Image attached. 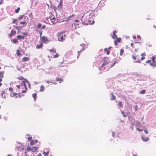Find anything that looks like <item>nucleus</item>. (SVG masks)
<instances>
[{
  "mask_svg": "<svg viewBox=\"0 0 156 156\" xmlns=\"http://www.w3.org/2000/svg\"><path fill=\"white\" fill-rule=\"evenodd\" d=\"M58 39V41H64L66 37V35L64 33L59 32L57 34Z\"/></svg>",
  "mask_w": 156,
  "mask_h": 156,
  "instance_id": "nucleus-1",
  "label": "nucleus"
},
{
  "mask_svg": "<svg viewBox=\"0 0 156 156\" xmlns=\"http://www.w3.org/2000/svg\"><path fill=\"white\" fill-rule=\"evenodd\" d=\"M41 39L42 42L44 43H47L49 41L47 37L43 36L41 37Z\"/></svg>",
  "mask_w": 156,
  "mask_h": 156,
  "instance_id": "nucleus-2",
  "label": "nucleus"
},
{
  "mask_svg": "<svg viewBox=\"0 0 156 156\" xmlns=\"http://www.w3.org/2000/svg\"><path fill=\"white\" fill-rule=\"evenodd\" d=\"M62 0H60V3L58 5L57 8L58 10H61L62 7Z\"/></svg>",
  "mask_w": 156,
  "mask_h": 156,
  "instance_id": "nucleus-3",
  "label": "nucleus"
},
{
  "mask_svg": "<svg viewBox=\"0 0 156 156\" xmlns=\"http://www.w3.org/2000/svg\"><path fill=\"white\" fill-rule=\"evenodd\" d=\"M142 140L144 142H147L149 140V139L148 137H145L144 136L141 137Z\"/></svg>",
  "mask_w": 156,
  "mask_h": 156,
  "instance_id": "nucleus-4",
  "label": "nucleus"
},
{
  "mask_svg": "<svg viewBox=\"0 0 156 156\" xmlns=\"http://www.w3.org/2000/svg\"><path fill=\"white\" fill-rule=\"evenodd\" d=\"M51 22L53 24H55L56 23V20L54 17L51 18Z\"/></svg>",
  "mask_w": 156,
  "mask_h": 156,
  "instance_id": "nucleus-5",
  "label": "nucleus"
},
{
  "mask_svg": "<svg viewBox=\"0 0 156 156\" xmlns=\"http://www.w3.org/2000/svg\"><path fill=\"white\" fill-rule=\"evenodd\" d=\"M43 46V44L42 43H40V44H37L36 45V48L37 49L41 48Z\"/></svg>",
  "mask_w": 156,
  "mask_h": 156,
  "instance_id": "nucleus-6",
  "label": "nucleus"
},
{
  "mask_svg": "<svg viewBox=\"0 0 156 156\" xmlns=\"http://www.w3.org/2000/svg\"><path fill=\"white\" fill-rule=\"evenodd\" d=\"M23 19L26 20V19H27L28 18L26 16L22 15V16H21L19 17L18 18V19L19 20H21Z\"/></svg>",
  "mask_w": 156,
  "mask_h": 156,
  "instance_id": "nucleus-7",
  "label": "nucleus"
},
{
  "mask_svg": "<svg viewBox=\"0 0 156 156\" xmlns=\"http://www.w3.org/2000/svg\"><path fill=\"white\" fill-rule=\"evenodd\" d=\"M18 79L20 80H22L23 79L27 83H28L29 84V82L28 81V80L26 79H23V77L22 76L19 77H18Z\"/></svg>",
  "mask_w": 156,
  "mask_h": 156,
  "instance_id": "nucleus-8",
  "label": "nucleus"
},
{
  "mask_svg": "<svg viewBox=\"0 0 156 156\" xmlns=\"http://www.w3.org/2000/svg\"><path fill=\"white\" fill-rule=\"evenodd\" d=\"M38 149V147H32L31 149V151L33 152L35 151Z\"/></svg>",
  "mask_w": 156,
  "mask_h": 156,
  "instance_id": "nucleus-9",
  "label": "nucleus"
},
{
  "mask_svg": "<svg viewBox=\"0 0 156 156\" xmlns=\"http://www.w3.org/2000/svg\"><path fill=\"white\" fill-rule=\"evenodd\" d=\"M29 58L28 57H24L22 59V61L24 62H26V61H29Z\"/></svg>",
  "mask_w": 156,
  "mask_h": 156,
  "instance_id": "nucleus-10",
  "label": "nucleus"
},
{
  "mask_svg": "<svg viewBox=\"0 0 156 156\" xmlns=\"http://www.w3.org/2000/svg\"><path fill=\"white\" fill-rule=\"evenodd\" d=\"M16 31L12 30L11 33L9 34V35L10 36V37H12L13 35L16 34Z\"/></svg>",
  "mask_w": 156,
  "mask_h": 156,
  "instance_id": "nucleus-11",
  "label": "nucleus"
},
{
  "mask_svg": "<svg viewBox=\"0 0 156 156\" xmlns=\"http://www.w3.org/2000/svg\"><path fill=\"white\" fill-rule=\"evenodd\" d=\"M113 35L112 36V37L114 39H117V37L115 34V31H114L113 32Z\"/></svg>",
  "mask_w": 156,
  "mask_h": 156,
  "instance_id": "nucleus-12",
  "label": "nucleus"
},
{
  "mask_svg": "<svg viewBox=\"0 0 156 156\" xmlns=\"http://www.w3.org/2000/svg\"><path fill=\"white\" fill-rule=\"evenodd\" d=\"M17 37L19 39H23L24 38V37L23 36L18 35L17 36Z\"/></svg>",
  "mask_w": 156,
  "mask_h": 156,
  "instance_id": "nucleus-13",
  "label": "nucleus"
},
{
  "mask_svg": "<svg viewBox=\"0 0 156 156\" xmlns=\"http://www.w3.org/2000/svg\"><path fill=\"white\" fill-rule=\"evenodd\" d=\"M150 65L151 66L154 67L156 66V63L155 62H153L152 63H150Z\"/></svg>",
  "mask_w": 156,
  "mask_h": 156,
  "instance_id": "nucleus-14",
  "label": "nucleus"
},
{
  "mask_svg": "<svg viewBox=\"0 0 156 156\" xmlns=\"http://www.w3.org/2000/svg\"><path fill=\"white\" fill-rule=\"evenodd\" d=\"M112 94V98H111V100H114L115 98V97L113 95L112 93H111Z\"/></svg>",
  "mask_w": 156,
  "mask_h": 156,
  "instance_id": "nucleus-15",
  "label": "nucleus"
},
{
  "mask_svg": "<svg viewBox=\"0 0 156 156\" xmlns=\"http://www.w3.org/2000/svg\"><path fill=\"white\" fill-rule=\"evenodd\" d=\"M145 90H142L141 91L139 92V93L140 94H144L145 93Z\"/></svg>",
  "mask_w": 156,
  "mask_h": 156,
  "instance_id": "nucleus-16",
  "label": "nucleus"
},
{
  "mask_svg": "<svg viewBox=\"0 0 156 156\" xmlns=\"http://www.w3.org/2000/svg\"><path fill=\"white\" fill-rule=\"evenodd\" d=\"M49 154V151H48L47 152L44 151L43 152V154L45 156H48Z\"/></svg>",
  "mask_w": 156,
  "mask_h": 156,
  "instance_id": "nucleus-17",
  "label": "nucleus"
},
{
  "mask_svg": "<svg viewBox=\"0 0 156 156\" xmlns=\"http://www.w3.org/2000/svg\"><path fill=\"white\" fill-rule=\"evenodd\" d=\"M57 81H61L59 82V83H60L61 82H62L63 81V80L61 78H57L56 79Z\"/></svg>",
  "mask_w": 156,
  "mask_h": 156,
  "instance_id": "nucleus-18",
  "label": "nucleus"
},
{
  "mask_svg": "<svg viewBox=\"0 0 156 156\" xmlns=\"http://www.w3.org/2000/svg\"><path fill=\"white\" fill-rule=\"evenodd\" d=\"M44 87H43L42 86H41V89H40V91L41 92H42L43 91H44Z\"/></svg>",
  "mask_w": 156,
  "mask_h": 156,
  "instance_id": "nucleus-19",
  "label": "nucleus"
},
{
  "mask_svg": "<svg viewBox=\"0 0 156 156\" xmlns=\"http://www.w3.org/2000/svg\"><path fill=\"white\" fill-rule=\"evenodd\" d=\"M5 91H3L2 92V98H5V95H4V94H5Z\"/></svg>",
  "mask_w": 156,
  "mask_h": 156,
  "instance_id": "nucleus-20",
  "label": "nucleus"
},
{
  "mask_svg": "<svg viewBox=\"0 0 156 156\" xmlns=\"http://www.w3.org/2000/svg\"><path fill=\"white\" fill-rule=\"evenodd\" d=\"M104 51H106L107 55H109L110 53V51L109 50H107V48H105L104 49Z\"/></svg>",
  "mask_w": 156,
  "mask_h": 156,
  "instance_id": "nucleus-21",
  "label": "nucleus"
},
{
  "mask_svg": "<svg viewBox=\"0 0 156 156\" xmlns=\"http://www.w3.org/2000/svg\"><path fill=\"white\" fill-rule=\"evenodd\" d=\"M4 73L3 72H0V77L1 78H3V74Z\"/></svg>",
  "mask_w": 156,
  "mask_h": 156,
  "instance_id": "nucleus-22",
  "label": "nucleus"
},
{
  "mask_svg": "<svg viewBox=\"0 0 156 156\" xmlns=\"http://www.w3.org/2000/svg\"><path fill=\"white\" fill-rule=\"evenodd\" d=\"M121 113L122 114L123 116L124 117H126V115H127L126 114L125 115V113H124V112L123 111H122V110H121Z\"/></svg>",
  "mask_w": 156,
  "mask_h": 156,
  "instance_id": "nucleus-23",
  "label": "nucleus"
},
{
  "mask_svg": "<svg viewBox=\"0 0 156 156\" xmlns=\"http://www.w3.org/2000/svg\"><path fill=\"white\" fill-rule=\"evenodd\" d=\"M21 83L22 84H23L24 85V87H25V88L26 89L27 88V87L26 86V83H25V82L24 81H21Z\"/></svg>",
  "mask_w": 156,
  "mask_h": 156,
  "instance_id": "nucleus-24",
  "label": "nucleus"
},
{
  "mask_svg": "<svg viewBox=\"0 0 156 156\" xmlns=\"http://www.w3.org/2000/svg\"><path fill=\"white\" fill-rule=\"evenodd\" d=\"M118 104H119V106L120 107H122L123 106V105L122 104V103L120 101H119V102H118Z\"/></svg>",
  "mask_w": 156,
  "mask_h": 156,
  "instance_id": "nucleus-25",
  "label": "nucleus"
},
{
  "mask_svg": "<svg viewBox=\"0 0 156 156\" xmlns=\"http://www.w3.org/2000/svg\"><path fill=\"white\" fill-rule=\"evenodd\" d=\"M20 10V8L19 7H18L17 8V9H16L15 10V12L16 13H17L19 12V10Z\"/></svg>",
  "mask_w": 156,
  "mask_h": 156,
  "instance_id": "nucleus-26",
  "label": "nucleus"
},
{
  "mask_svg": "<svg viewBox=\"0 0 156 156\" xmlns=\"http://www.w3.org/2000/svg\"><path fill=\"white\" fill-rule=\"evenodd\" d=\"M18 41L16 39H14L12 40V43H16Z\"/></svg>",
  "mask_w": 156,
  "mask_h": 156,
  "instance_id": "nucleus-27",
  "label": "nucleus"
},
{
  "mask_svg": "<svg viewBox=\"0 0 156 156\" xmlns=\"http://www.w3.org/2000/svg\"><path fill=\"white\" fill-rule=\"evenodd\" d=\"M123 52H124V50L123 49H121L120 52V55H122Z\"/></svg>",
  "mask_w": 156,
  "mask_h": 156,
  "instance_id": "nucleus-28",
  "label": "nucleus"
},
{
  "mask_svg": "<svg viewBox=\"0 0 156 156\" xmlns=\"http://www.w3.org/2000/svg\"><path fill=\"white\" fill-rule=\"evenodd\" d=\"M36 96V93H34L32 95V96L34 98V99L35 100Z\"/></svg>",
  "mask_w": 156,
  "mask_h": 156,
  "instance_id": "nucleus-29",
  "label": "nucleus"
},
{
  "mask_svg": "<svg viewBox=\"0 0 156 156\" xmlns=\"http://www.w3.org/2000/svg\"><path fill=\"white\" fill-rule=\"evenodd\" d=\"M41 23H39V24H38L37 26V27L38 29H39L41 27Z\"/></svg>",
  "mask_w": 156,
  "mask_h": 156,
  "instance_id": "nucleus-30",
  "label": "nucleus"
},
{
  "mask_svg": "<svg viewBox=\"0 0 156 156\" xmlns=\"http://www.w3.org/2000/svg\"><path fill=\"white\" fill-rule=\"evenodd\" d=\"M59 55L58 53H57L55 55H54V56L53 58H57L58 57Z\"/></svg>",
  "mask_w": 156,
  "mask_h": 156,
  "instance_id": "nucleus-31",
  "label": "nucleus"
},
{
  "mask_svg": "<svg viewBox=\"0 0 156 156\" xmlns=\"http://www.w3.org/2000/svg\"><path fill=\"white\" fill-rule=\"evenodd\" d=\"M20 23L21 24H25V23H26V21H20Z\"/></svg>",
  "mask_w": 156,
  "mask_h": 156,
  "instance_id": "nucleus-32",
  "label": "nucleus"
},
{
  "mask_svg": "<svg viewBox=\"0 0 156 156\" xmlns=\"http://www.w3.org/2000/svg\"><path fill=\"white\" fill-rule=\"evenodd\" d=\"M49 51L50 52H51V51H53L54 52L56 53V50H54V49L53 48V49H51L49 50Z\"/></svg>",
  "mask_w": 156,
  "mask_h": 156,
  "instance_id": "nucleus-33",
  "label": "nucleus"
},
{
  "mask_svg": "<svg viewBox=\"0 0 156 156\" xmlns=\"http://www.w3.org/2000/svg\"><path fill=\"white\" fill-rule=\"evenodd\" d=\"M16 53L18 55L20 56V51L19 50H17V51Z\"/></svg>",
  "mask_w": 156,
  "mask_h": 156,
  "instance_id": "nucleus-34",
  "label": "nucleus"
},
{
  "mask_svg": "<svg viewBox=\"0 0 156 156\" xmlns=\"http://www.w3.org/2000/svg\"><path fill=\"white\" fill-rule=\"evenodd\" d=\"M155 57H154V56H153L152 57V62H155Z\"/></svg>",
  "mask_w": 156,
  "mask_h": 156,
  "instance_id": "nucleus-35",
  "label": "nucleus"
},
{
  "mask_svg": "<svg viewBox=\"0 0 156 156\" xmlns=\"http://www.w3.org/2000/svg\"><path fill=\"white\" fill-rule=\"evenodd\" d=\"M34 141L33 140L31 141L30 143V144L31 145H34Z\"/></svg>",
  "mask_w": 156,
  "mask_h": 156,
  "instance_id": "nucleus-36",
  "label": "nucleus"
},
{
  "mask_svg": "<svg viewBox=\"0 0 156 156\" xmlns=\"http://www.w3.org/2000/svg\"><path fill=\"white\" fill-rule=\"evenodd\" d=\"M137 129L139 132H141V131H142V130L140 129H139V128H136Z\"/></svg>",
  "mask_w": 156,
  "mask_h": 156,
  "instance_id": "nucleus-37",
  "label": "nucleus"
},
{
  "mask_svg": "<svg viewBox=\"0 0 156 156\" xmlns=\"http://www.w3.org/2000/svg\"><path fill=\"white\" fill-rule=\"evenodd\" d=\"M151 62V60H148L146 61V63H150Z\"/></svg>",
  "mask_w": 156,
  "mask_h": 156,
  "instance_id": "nucleus-38",
  "label": "nucleus"
},
{
  "mask_svg": "<svg viewBox=\"0 0 156 156\" xmlns=\"http://www.w3.org/2000/svg\"><path fill=\"white\" fill-rule=\"evenodd\" d=\"M39 33L40 36L41 37L42 34V31H39Z\"/></svg>",
  "mask_w": 156,
  "mask_h": 156,
  "instance_id": "nucleus-39",
  "label": "nucleus"
},
{
  "mask_svg": "<svg viewBox=\"0 0 156 156\" xmlns=\"http://www.w3.org/2000/svg\"><path fill=\"white\" fill-rule=\"evenodd\" d=\"M32 139V137H28V139L29 140H31Z\"/></svg>",
  "mask_w": 156,
  "mask_h": 156,
  "instance_id": "nucleus-40",
  "label": "nucleus"
},
{
  "mask_svg": "<svg viewBox=\"0 0 156 156\" xmlns=\"http://www.w3.org/2000/svg\"><path fill=\"white\" fill-rule=\"evenodd\" d=\"M85 21L84 22V23H85V24H90V20H89L88 21V23H85Z\"/></svg>",
  "mask_w": 156,
  "mask_h": 156,
  "instance_id": "nucleus-41",
  "label": "nucleus"
},
{
  "mask_svg": "<svg viewBox=\"0 0 156 156\" xmlns=\"http://www.w3.org/2000/svg\"><path fill=\"white\" fill-rule=\"evenodd\" d=\"M146 54L145 53H142L141 54V55L142 56H145Z\"/></svg>",
  "mask_w": 156,
  "mask_h": 156,
  "instance_id": "nucleus-42",
  "label": "nucleus"
},
{
  "mask_svg": "<svg viewBox=\"0 0 156 156\" xmlns=\"http://www.w3.org/2000/svg\"><path fill=\"white\" fill-rule=\"evenodd\" d=\"M137 107H138V106H137V105L134 106V108H135V110H137Z\"/></svg>",
  "mask_w": 156,
  "mask_h": 156,
  "instance_id": "nucleus-43",
  "label": "nucleus"
},
{
  "mask_svg": "<svg viewBox=\"0 0 156 156\" xmlns=\"http://www.w3.org/2000/svg\"><path fill=\"white\" fill-rule=\"evenodd\" d=\"M22 34H23L24 35H27V33H26V32H23V33H21Z\"/></svg>",
  "mask_w": 156,
  "mask_h": 156,
  "instance_id": "nucleus-44",
  "label": "nucleus"
},
{
  "mask_svg": "<svg viewBox=\"0 0 156 156\" xmlns=\"http://www.w3.org/2000/svg\"><path fill=\"white\" fill-rule=\"evenodd\" d=\"M17 21V20L16 19H14L12 21V23H15V22L16 21Z\"/></svg>",
  "mask_w": 156,
  "mask_h": 156,
  "instance_id": "nucleus-45",
  "label": "nucleus"
},
{
  "mask_svg": "<svg viewBox=\"0 0 156 156\" xmlns=\"http://www.w3.org/2000/svg\"><path fill=\"white\" fill-rule=\"evenodd\" d=\"M9 91H12L13 90V89L12 88L10 87L9 89Z\"/></svg>",
  "mask_w": 156,
  "mask_h": 156,
  "instance_id": "nucleus-46",
  "label": "nucleus"
},
{
  "mask_svg": "<svg viewBox=\"0 0 156 156\" xmlns=\"http://www.w3.org/2000/svg\"><path fill=\"white\" fill-rule=\"evenodd\" d=\"M107 64V63H106L105 62H104L101 65V67H102L103 66Z\"/></svg>",
  "mask_w": 156,
  "mask_h": 156,
  "instance_id": "nucleus-47",
  "label": "nucleus"
},
{
  "mask_svg": "<svg viewBox=\"0 0 156 156\" xmlns=\"http://www.w3.org/2000/svg\"><path fill=\"white\" fill-rule=\"evenodd\" d=\"M137 38H138V39H141V37H140V36H139V35H138L137 36Z\"/></svg>",
  "mask_w": 156,
  "mask_h": 156,
  "instance_id": "nucleus-48",
  "label": "nucleus"
},
{
  "mask_svg": "<svg viewBox=\"0 0 156 156\" xmlns=\"http://www.w3.org/2000/svg\"><path fill=\"white\" fill-rule=\"evenodd\" d=\"M136 62L140 63V60L139 59L138 60L136 61L135 62Z\"/></svg>",
  "mask_w": 156,
  "mask_h": 156,
  "instance_id": "nucleus-49",
  "label": "nucleus"
},
{
  "mask_svg": "<svg viewBox=\"0 0 156 156\" xmlns=\"http://www.w3.org/2000/svg\"><path fill=\"white\" fill-rule=\"evenodd\" d=\"M46 26L45 25H43L42 27V29H44L45 27Z\"/></svg>",
  "mask_w": 156,
  "mask_h": 156,
  "instance_id": "nucleus-50",
  "label": "nucleus"
},
{
  "mask_svg": "<svg viewBox=\"0 0 156 156\" xmlns=\"http://www.w3.org/2000/svg\"><path fill=\"white\" fill-rule=\"evenodd\" d=\"M74 16V14H73L71 16H69V19H70V18L72 17L73 16Z\"/></svg>",
  "mask_w": 156,
  "mask_h": 156,
  "instance_id": "nucleus-51",
  "label": "nucleus"
},
{
  "mask_svg": "<svg viewBox=\"0 0 156 156\" xmlns=\"http://www.w3.org/2000/svg\"><path fill=\"white\" fill-rule=\"evenodd\" d=\"M144 130V132H145V133L146 134H148V132L147 131V130Z\"/></svg>",
  "mask_w": 156,
  "mask_h": 156,
  "instance_id": "nucleus-52",
  "label": "nucleus"
},
{
  "mask_svg": "<svg viewBox=\"0 0 156 156\" xmlns=\"http://www.w3.org/2000/svg\"><path fill=\"white\" fill-rule=\"evenodd\" d=\"M20 85H17L16 86V87L18 88L19 89H20Z\"/></svg>",
  "mask_w": 156,
  "mask_h": 156,
  "instance_id": "nucleus-53",
  "label": "nucleus"
},
{
  "mask_svg": "<svg viewBox=\"0 0 156 156\" xmlns=\"http://www.w3.org/2000/svg\"><path fill=\"white\" fill-rule=\"evenodd\" d=\"M115 62H114L112 64V65H111V67H112V66H113L115 65Z\"/></svg>",
  "mask_w": 156,
  "mask_h": 156,
  "instance_id": "nucleus-54",
  "label": "nucleus"
},
{
  "mask_svg": "<svg viewBox=\"0 0 156 156\" xmlns=\"http://www.w3.org/2000/svg\"><path fill=\"white\" fill-rule=\"evenodd\" d=\"M132 58L134 60H135L136 59V57L135 56H132Z\"/></svg>",
  "mask_w": 156,
  "mask_h": 156,
  "instance_id": "nucleus-55",
  "label": "nucleus"
},
{
  "mask_svg": "<svg viewBox=\"0 0 156 156\" xmlns=\"http://www.w3.org/2000/svg\"><path fill=\"white\" fill-rule=\"evenodd\" d=\"M85 49V48L83 49L82 50H80V51H78V53H79L82 50L83 51Z\"/></svg>",
  "mask_w": 156,
  "mask_h": 156,
  "instance_id": "nucleus-56",
  "label": "nucleus"
},
{
  "mask_svg": "<svg viewBox=\"0 0 156 156\" xmlns=\"http://www.w3.org/2000/svg\"><path fill=\"white\" fill-rule=\"evenodd\" d=\"M145 58L144 57H142L141 58V60H143V59H144Z\"/></svg>",
  "mask_w": 156,
  "mask_h": 156,
  "instance_id": "nucleus-57",
  "label": "nucleus"
},
{
  "mask_svg": "<svg viewBox=\"0 0 156 156\" xmlns=\"http://www.w3.org/2000/svg\"><path fill=\"white\" fill-rule=\"evenodd\" d=\"M22 92L23 93H24L26 92V91L25 90H23L22 91Z\"/></svg>",
  "mask_w": 156,
  "mask_h": 156,
  "instance_id": "nucleus-58",
  "label": "nucleus"
},
{
  "mask_svg": "<svg viewBox=\"0 0 156 156\" xmlns=\"http://www.w3.org/2000/svg\"><path fill=\"white\" fill-rule=\"evenodd\" d=\"M38 142V140H35V141H34V143H37V142Z\"/></svg>",
  "mask_w": 156,
  "mask_h": 156,
  "instance_id": "nucleus-59",
  "label": "nucleus"
},
{
  "mask_svg": "<svg viewBox=\"0 0 156 156\" xmlns=\"http://www.w3.org/2000/svg\"><path fill=\"white\" fill-rule=\"evenodd\" d=\"M115 44L116 45H117V43L116 42V41H115Z\"/></svg>",
  "mask_w": 156,
  "mask_h": 156,
  "instance_id": "nucleus-60",
  "label": "nucleus"
},
{
  "mask_svg": "<svg viewBox=\"0 0 156 156\" xmlns=\"http://www.w3.org/2000/svg\"><path fill=\"white\" fill-rule=\"evenodd\" d=\"M37 156H41V154H38Z\"/></svg>",
  "mask_w": 156,
  "mask_h": 156,
  "instance_id": "nucleus-61",
  "label": "nucleus"
},
{
  "mask_svg": "<svg viewBox=\"0 0 156 156\" xmlns=\"http://www.w3.org/2000/svg\"><path fill=\"white\" fill-rule=\"evenodd\" d=\"M133 37L134 39H135L136 38V36H134Z\"/></svg>",
  "mask_w": 156,
  "mask_h": 156,
  "instance_id": "nucleus-62",
  "label": "nucleus"
},
{
  "mask_svg": "<svg viewBox=\"0 0 156 156\" xmlns=\"http://www.w3.org/2000/svg\"><path fill=\"white\" fill-rule=\"evenodd\" d=\"M117 41H118V42H119V41H120V39H118L117 40Z\"/></svg>",
  "mask_w": 156,
  "mask_h": 156,
  "instance_id": "nucleus-63",
  "label": "nucleus"
},
{
  "mask_svg": "<svg viewBox=\"0 0 156 156\" xmlns=\"http://www.w3.org/2000/svg\"><path fill=\"white\" fill-rule=\"evenodd\" d=\"M84 44H83L81 45V46H82V47H84Z\"/></svg>",
  "mask_w": 156,
  "mask_h": 156,
  "instance_id": "nucleus-64",
  "label": "nucleus"
}]
</instances>
